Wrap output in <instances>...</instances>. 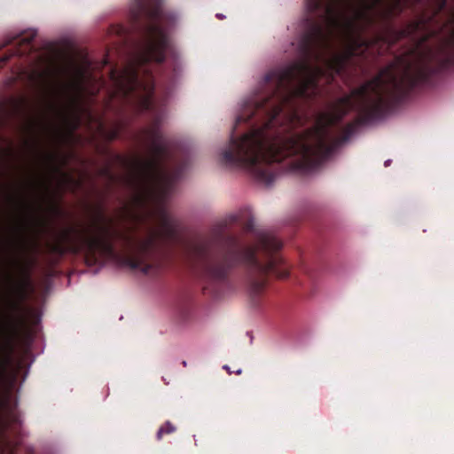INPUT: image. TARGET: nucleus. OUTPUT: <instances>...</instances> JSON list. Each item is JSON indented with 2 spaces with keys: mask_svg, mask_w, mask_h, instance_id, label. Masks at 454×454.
Returning a JSON list of instances; mask_svg holds the SVG:
<instances>
[{
  "mask_svg": "<svg viewBox=\"0 0 454 454\" xmlns=\"http://www.w3.org/2000/svg\"><path fill=\"white\" fill-rule=\"evenodd\" d=\"M406 89V63L396 59L382 69L379 75L353 90L349 94L332 102L317 114L315 125L303 134L273 133L277 116L281 109L261 129L241 137L236 146V156L230 149L223 153L229 166L252 168L258 163L280 162L296 156L292 170L310 171L331 156L333 148L328 145V127L340 121L350 110L374 114L384 102V97Z\"/></svg>",
  "mask_w": 454,
  "mask_h": 454,
  "instance_id": "f257e3e1",
  "label": "nucleus"
},
{
  "mask_svg": "<svg viewBox=\"0 0 454 454\" xmlns=\"http://www.w3.org/2000/svg\"><path fill=\"white\" fill-rule=\"evenodd\" d=\"M152 139L153 157L148 160L131 159L127 163L124 183L133 192L132 208L126 217L135 223L153 222L156 226L150 237L136 246L142 256L149 254L158 239H172L176 225L166 209V201L171 191L174 177L162 162L168 145L158 134H146Z\"/></svg>",
  "mask_w": 454,
  "mask_h": 454,
  "instance_id": "f03ea898",
  "label": "nucleus"
},
{
  "mask_svg": "<svg viewBox=\"0 0 454 454\" xmlns=\"http://www.w3.org/2000/svg\"><path fill=\"white\" fill-rule=\"evenodd\" d=\"M372 9V5L368 3H361L357 6L351 7L349 14L344 12L333 14L329 7L327 9L329 27L340 34L341 41L346 45L345 51L324 60L326 70L320 67H310L308 63H301L267 74L265 82L276 79L279 83H284L293 76L300 74L302 78L294 89V95L304 98L316 96L318 92L317 82L319 77L325 75L328 82L333 81L335 75L342 73L359 48L369 47L372 43V41H366L361 37L362 33L373 22L371 15Z\"/></svg>",
  "mask_w": 454,
  "mask_h": 454,
  "instance_id": "7ed1b4c3",
  "label": "nucleus"
},
{
  "mask_svg": "<svg viewBox=\"0 0 454 454\" xmlns=\"http://www.w3.org/2000/svg\"><path fill=\"white\" fill-rule=\"evenodd\" d=\"M118 236H121V232L114 227V218L106 215L102 208H97L90 216L89 225L82 230L69 226L55 233L52 250L64 254V245L75 246L82 240L88 250L111 256L114 254L112 239Z\"/></svg>",
  "mask_w": 454,
  "mask_h": 454,
  "instance_id": "20e7f679",
  "label": "nucleus"
},
{
  "mask_svg": "<svg viewBox=\"0 0 454 454\" xmlns=\"http://www.w3.org/2000/svg\"><path fill=\"white\" fill-rule=\"evenodd\" d=\"M115 90L114 97H120L127 106L137 113L148 110L152 106L153 86L151 82L138 81L137 70L128 66L121 71L111 72Z\"/></svg>",
  "mask_w": 454,
  "mask_h": 454,
  "instance_id": "39448f33",
  "label": "nucleus"
},
{
  "mask_svg": "<svg viewBox=\"0 0 454 454\" xmlns=\"http://www.w3.org/2000/svg\"><path fill=\"white\" fill-rule=\"evenodd\" d=\"M142 12L146 13L152 20V23L145 30V43L141 50L139 59L142 62H162L168 49V39L164 29L158 24L160 10L149 12L142 7Z\"/></svg>",
  "mask_w": 454,
  "mask_h": 454,
  "instance_id": "423d86ee",
  "label": "nucleus"
},
{
  "mask_svg": "<svg viewBox=\"0 0 454 454\" xmlns=\"http://www.w3.org/2000/svg\"><path fill=\"white\" fill-rule=\"evenodd\" d=\"M83 87L84 81L72 77L67 82H55L52 90L56 95L65 97L71 102H75L80 98Z\"/></svg>",
  "mask_w": 454,
  "mask_h": 454,
  "instance_id": "0eeeda50",
  "label": "nucleus"
},
{
  "mask_svg": "<svg viewBox=\"0 0 454 454\" xmlns=\"http://www.w3.org/2000/svg\"><path fill=\"white\" fill-rule=\"evenodd\" d=\"M26 187L40 200H45L49 196L50 183L45 176H36L25 184Z\"/></svg>",
  "mask_w": 454,
  "mask_h": 454,
  "instance_id": "6e6552de",
  "label": "nucleus"
},
{
  "mask_svg": "<svg viewBox=\"0 0 454 454\" xmlns=\"http://www.w3.org/2000/svg\"><path fill=\"white\" fill-rule=\"evenodd\" d=\"M53 172L59 189L75 191L80 186L79 181L71 174L61 171L59 168H54Z\"/></svg>",
  "mask_w": 454,
  "mask_h": 454,
  "instance_id": "1a4fd4ad",
  "label": "nucleus"
},
{
  "mask_svg": "<svg viewBox=\"0 0 454 454\" xmlns=\"http://www.w3.org/2000/svg\"><path fill=\"white\" fill-rule=\"evenodd\" d=\"M311 37L319 40L325 50H329L331 47V40L325 34L321 25H315L311 31Z\"/></svg>",
  "mask_w": 454,
  "mask_h": 454,
  "instance_id": "9d476101",
  "label": "nucleus"
},
{
  "mask_svg": "<svg viewBox=\"0 0 454 454\" xmlns=\"http://www.w3.org/2000/svg\"><path fill=\"white\" fill-rule=\"evenodd\" d=\"M422 27H424V21L422 20L414 21L409 24L404 29L399 31L397 33L396 39L403 36H408L415 34L418 30H419Z\"/></svg>",
  "mask_w": 454,
  "mask_h": 454,
  "instance_id": "9b49d317",
  "label": "nucleus"
},
{
  "mask_svg": "<svg viewBox=\"0 0 454 454\" xmlns=\"http://www.w3.org/2000/svg\"><path fill=\"white\" fill-rule=\"evenodd\" d=\"M176 431V427L170 422L166 421L157 431L156 438L158 441L161 440L164 434H172Z\"/></svg>",
  "mask_w": 454,
  "mask_h": 454,
  "instance_id": "f8f14e48",
  "label": "nucleus"
},
{
  "mask_svg": "<svg viewBox=\"0 0 454 454\" xmlns=\"http://www.w3.org/2000/svg\"><path fill=\"white\" fill-rule=\"evenodd\" d=\"M27 284L28 282L27 280L22 281L12 289V294H15L20 301L25 298L24 293Z\"/></svg>",
  "mask_w": 454,
  "mask_h": 454,
  "instance_id": "ddd939ff",
  "label": "nucleus"
},
{
  "mask_svg": "<svg viewBox=\"0 0 454 454\" xmlns=\"http://www.w3.org/2000/svg\"><path fill=\"white\" fill-rule=\"evenodd\" d=\"M121 129H122V123L118 122V123L115 125V127L106 134V137H107V139H109V140H113V139H114L115 137H117V136H118V135H119V133L121 132Z\"/></svg>",
  "mask_w": 454,
  "mask_h": 454,
  "instance_id": "4468645a",
  "label": "nucleus"
},
{
  "mask_svg": "<svg viewBox=\"0 0 454 454\" xmlns=\"http://www.w3.org/2000/svg\"><path fill=\"white\" fill-rule=\"evenodd\" d=\"M86 75V69L84 67H75L73 70V76L74 78H78V80L84 81Z\"/></svg>",
  "mask_w": 454,
  "mask_h": 454,
  "instance_id": "2eb2a0df",
  "label": "nucleus"
},
{
  "mask_svg": "<svg viewBox=\"0 0 454 454\" xmlns=\"http://www.w3.org/2000/svg\"><path fill=\"white\" fill-rule=\"evenodd\" d=\"M278 261H280V259L270 260V262H269V263L263 267L262 271L265 273L270 272V271L276 272L275 268H276Z\"/></svg>",
  "mask_w": 454,
  "mask_h": 454,
  "instance_id": "dca6fc26",
  "label": "nucleus"
},
{
  "mask_svg": "<svg viewBox=\"0 0 454 454\" xmlns=\"http://www.w3.org/2000/svg\"><path fill=\"white\" fill-rule=\"evenodd\" d=\"M43 159H44L45 161H47L49 163H53L56 160L57 153H55V152H49V153H43Z\"/></svg>",
  "mask_w": 454,
  "mask_h": 454,
  "instance_id": "f3484780",
  "label": "nucleus"
},
{
  "mask_svg": "<svg viewBox=\"0 0 454 454\" xmlns=\"http://www.w3.org/2000/svg\"><path fill=\"white\" fill-rule=\"evenodd\" d=\"M320 5V2L318 0H312L311 3L308 4V9L309 11H314L317 9Z\"/></svg>",
  "mask_w": 454,
  "mask_h": 454,
  "instance_id": "a211bd4d",
  "label": "nucleus"
},
{
  "mask_svg": "<svg viewBox=\"0 0 454 454\" xmlns=\"http://www.w3.org/2000/svg\"><path fill=\"white\" fill-rule=\"evenodd\" d=\"M49 210H50L53 215H60V212H61V210L59 209V207L57 205L53 204V203H51V204L50 205V207H49Z\"/></svg>",
  "mask_w": 454,
  "mask_h": 454,
  "instance_id": "6ab92c4d",
  "label": "nucleus"
},
{
  "mask_svg": "<svg viewBox=\"0 0 454 454\" xmlns=\"http://www.w3.org/2000/svg\"><path fill=\"white\" fill-rule=\"evenodd\" d=\"M7 306H8L9 309L16 310L18 309V301H9L7 303Z\"/></svg>",
  "mask_w": 454,
  "mask_h": 454,
  "instance_id": "aec40b11",
  "label": "nucleus"
},
{
  "mask_svg": "<svg viewBox=\"0 0 454 454\" xmlns=\"http://www.w3.org/2000/svg\"><path fill=\"white\" fill-rule=\"evenodd\" d=\"M12 55H5L2 58H0V67H2V65L4 63H5L7 60H9V59L11 58Z\"/></svg>",
  "mask_w": 454,
  "mask_h": 454,
  "instance_id": "412c9836",
  "label": "nucleus"
},
{
  "mask_svg": "<svg viewBox=\"0 0 454 454\" xmlns=\"http://www.w3.org/2000/svg\"><path fill=\"white\" fill-rule=\"evenodd\" d=\"M126 264L129 265L132 269H136L138 266L137 263L130 262V261H127Z\"/></svg>",
  "mask_w": 454,
  "mask_h": 454,
  "instance_id": "4be33fe9",
  "label": "nucleus"
},
{
  "mask_svg": "<svg viewBox=\"0 0 454 454\" xmlns=\"http://www.w3.org/2000/svg\"><path fill=\"white\" fill-rule=\"evenodd\" d=\"M12 246V241L10 240H6L4 242L3 244V247L5 248V249H9Z\"/></svg>",
  "mask_w": 454,
  "mask_h": 454,
  "instance_id": "5701e85b",
  "label": "nucleus"
},
{
  "mask_svg": "<svg viewBox=\"0 0 454 454\" xmlns=\"http://www.w3.org/2000/svg\"><path fill=\"white\" fill-rule=\"evenodd\" d=\"M127 243H128V246L130 247V248H133V247L135 246L134 240H132L129 238H127Z\"/></svg>",
  "mask_w": 454,
  "mask_h": 454,
  "instance_id": "b1692460",
  "label": "nucleus"
},
{
  "mask_svg": "<svg viewBox=\"0 0 454 454\" xmlns=\"http://www.w3.org/2000/svg\"><path fill=\"white\" fill-rule=\"evenodd\" d=\"M277 276L279 278H285L288 276V273L287 272H283V273H277Z\"/></svg>",
  "mask_w": 454,
  "mask_h": 454,
  "instance_id": "393cba45",
  "label": "nucleus"
},
{
  "mask_svg": "<svg viewBox=\"0 0 454 454\" xmlns=\"http://www.w3.org/2000/svg\"><path fill=\"white\" fill-rule=\"evenodd\" d=\"M7 200L8 201L12 202L15 200V196L12 193H9L7 195Z\"/></svg>",
  "mask_w": 454,
  "mask_h": 454,
  "instance_id": "a878e982",
  "label": "nucleus"
},
{
  "mask_svg": "<svg viewBox=\"0 0 454 454\" xmlns=\"http://www.w3.org/2000/svg\"><path fill=\"white\" fill-rule=\"evenodd\" d=\"M215 16H216V18H218L220 20H223V19L225 18V16L223 14H222V13H217Z\"/></svg>",
  "mask_w": 454,
  "mask_h": 454,
  "instance_id": "bb28decb",
  "label": "nucleus"
},
{
  "mask_svg": "<svg viewBox=\"0 0 454 454\" xmlns=\"http://www.w3.org/2000/svg\"><path fill=\"white\" fill-rule=\"evenodd\" d=\"M247 228H248L249 230H252V229H253V219L250 221V223H249V224H248Z\"/></svg>",
  "mask_w": 454,
  "mask_h": 454,
  "instance_id": "cd10ccee",
  "label": "nucleus"
},
{
  "mask_svg": "<svg viewBox=\"0 0 454 454\" xmlns=\"http://www.w3.org/2000/svg\"><path fill=\"white\" fill-rule=\"evenodd\" d=\"M391 163V160H387L385 162H384V165L385 166H389Z\"/></svg>",
  "mask_w": 454,
  "mask_h": 454,
  "instance_id": "c85d7f7f",
  "label": "nucleus"
},
{
  "mask_svg": "<svg viewBox=\"0 0 454 454\" xmlns=\"http://www.w3.org/2000/svg\"><path fill=\"white\" fill-rule=\"evenodd\" d=\"M223 368L228 371L229 374H231V369L228 365H224Z\"/></svg>",
  "mask_w": 454,
  "mask_h": 454,
  "instance_id": "c756f323",
  "label": "nucleus"
},
{
  "mask_svg": "<svg viewBox=\"0 0 454 454\" xmlns=\"http://www.w3.org/2000/svg\"><path fill=\"white\" fill-rule=\"evenodd\" d=\"M272 247L273 248H278L279 246H278V244L277 242L274 241V244L272 245Z\"/></svg>",
  "mask_w": 454,
  "mask_h": 454,
  "instance_id": "7c9ffc66",
  "label": "nucleus"
},
{
  "mask_svg": "<svg viewBox=\"0 0 454 454\" xmlns=\"http://www.w3.org/2000/svg\"><path fill=\"white\" fill-rule=\"evenodd\" d=\"M445 6V1H442L440 5V10Z\"/></svg>",
  "mask_w": 454,
  "mask_h": 454,
  "instance_id": "2f4dec72",
  "label": "nucleus"
},
{
  "mask_svg": "<svg viewBox=\"0 0 454 454\" xmlns=\"http://www.w3.org/2000/svg\"><path fill=\"white\" fill-rule=\"evenodd\" d=\"M236 373H237V374H240V373H241V369L237 370V371H236Z\"/></svg>",
  "mask_w": 454,
  "mask_h": 454,
  "instance_id": "473e14b6",
  "label": "nucleus"
},
{
  "mask_svg": "<svg viewBox=\"0 0 454 454\" xmlns=\"http://www.w3.org/2000/svg\"><path fill=\"white\" fill-rule=\"evenodd\" d=\"M399 4H400V1H399V0H397V1L395 2V6H398Z\"/></svg>",
  "mask_w": 454,
  "mask_h": 454,
  "instance_id": "72a5a7b5",
  "label": "nucleus"
},
{
  "mask_svg": "<svg viewBox=\"0 0 454 454\" xmlns=\"http://www.w3.org/2000/svg\"><path fill=\"white\" fill-rule=\"evenodd\" d=\"M263 286H264V284H263V283L260 284V288H262V287H263Z\"/></svg>",
  "mask_w": 454,
  "mask_h": 454,
  "instance_id": "f704fd0d",
  "label": "nucleus"
},
{
  "mask_svg": "<svg viewBox=\"0 0 454 454\" xmlns=\"http://www.w3.org/2000/svg\"><path fill=\"white\" fill-rule=\"evenodd\" d=\"M140 13L134 12L135 16H138Z\"/></svg>",
  "mask_w": 454,
  "mask_h": 454,
  "instance_id": "c9c22d12",
  "label": "nucleus"
},
{
  "mask_svg": "<svg viewBox=\"0 0 454 454\" xmlns=\"http://www.w3.org/2000/svg\"><path fill=\"white\" fill-rule=\"evenodd\" d=\"M451 22H454V17L452 18Z\"/></svg>",
  "mask_w": 454,
  "mask_h": 454,
  "instance_id": "e433bc0d",
  "label": "nucleus"
},
{
  "mask_svg": "<svg viewBox=\"0 0 454 454\" xmlns=\"http://www.w3.org/2000/svg\"><path fill=\"white\" fill-rule=\"evenodd\" d=\"M2 47H4V44H1V45H0V49H1Z\"/></svg>",
  "mask_w": 454,
  "mask_h": 454,
  "instance_id": "4c0bfd02",
  "label": "nucleus"
},
{
  "mask_svg": "<svg viewBox=\"0 0 454 454\" xmlns=\"http://www.w3.org/2000/svg\"><path fill=\"white\" fill-rule=\"evenodd\" d=\"M2 47H4V44H1V45H0V49H1Z\"/></svg>",
  "mask_w": 454,
  "mask_h": 454,
  "instance_id": "58836bf2",
  "label": "nucleus"
},
{
  "mask_svg": "<svg viewBox=\"0 0 454 454\" xmlns=\"http://www.w3.org/2000/svg\"><path fill=\"white\" fill-rule=\"evenodd\" d=\"M2 47H4V44H1V45H0V49H1Z\"/></svg>",
  "mask_w": 454,
  "mask_h": 454,
  "instance_id": "ea45409f",
  "label": "nucleus"
}]
</instances>
